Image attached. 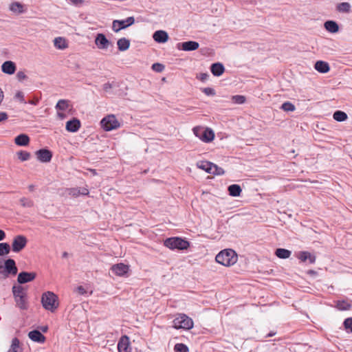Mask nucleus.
<instances>
[{
  "label": "nucleus",
  "instance_id": "f257e3e1",
  "mask_svg": "<svg viewBox=\"0 0 352 352\" xmlns=\"http://www.w3.org/2000/svg\"><path fill=\"white\" fill-rule=\"evenodd\" d=\"M215 260L218 263L225 267H230L237 262L238 255L232 249H225L217 254Z\"/></svg>",
  "mask_w": 352,
  "mask_h": 352
},
{
  "label": "nucleus",
  "instance_id": "f03ea898",
  "mask_svg": "<svg viewBox=\"0 0 352 352\" xmlns=\"http://www.w3.org/2000/svg\"><path fill=\"white\" fill-rule=\"evenodd\" d=\"M41 303L47 311L54 312L58 307V296L52 292H46L42 294Z\"/></svg>",
  "mask_w": 352,
  "mask_h": 352
},
{
  "label": "nucleus",
  "instance_id": "7ed1b4c3",
  "mask_svg": "<svg viewBox=\"0 0 352 352\" xmlns=\"http://www.w3.org/2000/svg\"><path fill=\"white\" fill-rule=\"evenodd\" d=\"M100 126L104 131H111L119 129L121 123L114 114H109L101 120Z\"/></svg>",
  "mask_w": 352,
  "mask_h": 352
},
{
  "label": "nucleus",
  "instance_id": "20e7f679",
  "mask_svg": "<svg viewBox=\"0 0 352 352\" xmlns=\"http://www.w3.org/2000/svg\"><path fill=\"white\" fill-rule=\"evenodd\" d=\"M194 135L204 142H210L214 138V133L210 128L195 126L192 129Z\"/></svg>",
  "mask_w": 352,
  "mask_h": 352
},
{
  "label": "nucleus",
  "instance_id": "39448f33",
  "mask_svg": "<svg viewBox=\"0 0 352 352\" xmlns=\"http://www.w3.org/2000/svg\"><path fill=\"white\" fill-rule=\"evenodd\" d=\"M164 245L169 249H177L180 250H187L190 246L188 241L179 237L166 239L164 243Z\"/></svg>",
  "mask_w": 352,
  "mask_h": 352
},
{
  "label": "nucleus",
  "instance_id": "423d86ee",
  "mask_svg": "<svg viewBox=\"0 0 352 352\" xmlns=\"http://www.w3.org/2000/svg\"><path fill=\"white\" fill-rule=\"evenodd\" d=\"M173 327L175 329H190L193 327L192 320L186 314H180L173 320Z\"/></svg>",
  "mask_w": 352,
  "mask_h": 352
},
{
  "label": "nucleus",
  "instance_id": "0eeeda50",
  "mask_svg": "<svg viewBox=\"0 0 352 352\" xmlns=\"http://www.w3.org/2000/svg\"><path fill=\"white\" fill-rule=\"evenodd\" d=\"M197 168L205 170L208 173L221 175L224 173L222 168L217 166L210 162L200 161L197 163Z\"/></svg>",
  "mask_w": 352,
  "mask_h": 352
},
{
  "label": "nucleus",
  "instance_id": "6e6552de",
  "mask_svg": "<svg viewBox=\"0 0 352 352\" xmlns=\"http://www.w3.org/2000/svg\"><path fill=\"white\" fill-rule=\"evenodd\" d=\"M18 272V269L16 266L15 261L12 258H8L5 261L3 265H0V273L5 277L10 276H14Z\"/></svg>",
  "mask_w": 352,
  "mask_h": 352
},
{
  "label": "nucleus",
  "instance_id": "1a4fd4ad",
  "mask_svg": "<svg viewBox=\"0 0 352 352\" xmlns=\"http://www.w3.org/2000/svg\"><path fill=\"white\" fill-rule=\"evenodd\" d=\"M28 243V239L24 235H16L13 238L12 250L14 252H19L23 250Z\"/></svg>",
  "mask_w": 352,
  "mask_h": 352
},
{
  "label": "nucleus",
  "instance_id": "9d476101",
  "mask_svg": "<svg viewBox=\"0 0 352 352\" xmlns=\"http://www.w3.org/2000/svg\"><path fill=\"white\" fill-rule=\"evenodd\" d=\"M135 23V19L133 16H129L125 20H114L112 23V30L115 32H118L122 29L131 26Z\"/></svg>",
  "mask_w": 352,
  "mask_h": 352
},
{
  "label": "nucleus",
  "instance_id": "9b49d317",
  "mask_svg": "<svg viewBox=\"0 0 352 352\" xmlns=\"http://www.w3.org/2000/svg\"><path fill=\"white\" fill-rule=\"evenodd\" d=\"M94 43L98 49L101 50H107L111 45V42L107 38L105 35L102 33H99L96 35Z\"/></svg>",
  "mask_w": 352,
  "mask_h": 352
},
{
  "label": "nucleus",
  "instance_id": "f8f14e48",
  "mask_svg": "<svg viewBox=\"0 0 352 352\" xmlns=\"http://www.w3.org/2000/svg\"><path fill=\"white\" fill-rule=\"evenodd\" d=\"M118 352H131L130 339L127 336H122L118 343Z\"/></svg>",
  "mask_w": 352,
  "mask_h": 352
},
{
  "label": "nucleus",
  "instance_id": "ddd939ff",
  "mask_svg": "<svg viewBox=\"0 0 352 352\" xmlns=\"http://www.w3.org/2000/svg\"><path fill=\"white\" fill-rule=\"evenodd\" d=\"M112 272L119 276H124L129 270V266L124 263H118L111 267Z\"/></svg>",
  "mask_w": 352,
  "mask_h": 352
},
{
  "label": "nucleus",
  "instance_id": "4468645a",
  "mask_svg": "<svg viewBox=\"0 0 352 352\" xmlns=\"http://www.w3.org/2000/svg\"><path fill=\"white\" fill-rule=\"evenodd\" d=\"M37 158L41 162H49L52 157L51 151L47 149H40L36 152Z\"/></svg>",
  "mask_w": 352,
  "mask_h": 352
},
{
  "label": "nucleus",
  "instance_id": "2eb2a0df",
  "mask_svg": "<svg viewBox=\"0 0 352 352\" xmlns=\"http://www.w3.org/2000/svg\"><path fill=\"white\" fill-rule=\"evenodd\" d=\"M16 67L11 60L5 61L1 65V71L6 74L12 75L16 72Z\"/></svg>",
  "mask_w": 352,
  "mask_h": 352
},
{
  "label": "nucleus",
  "instance_id": "dca6fc26",
  "mask_svg": "<svg viewBox=\"0 0 352 352\" xmlns=\"http://www.w3.org/2000/svg\"><path fill=\"white\" fill-rule=\"evenodd\" d=\"M36 277L35 273L30 272H21L18 275L17 280L19 283L23 284L33 280Z\"/></svg>",
  "mask_w": 352,
  "mask_h": 352
},
{
  "label": "nucleus",
  "instance_id": "f3484780",
  "mask_svg": "<svg viewBox=\"0 0 352 352\" xmlns=\"http://www.w3.org/2000/svg\"><path fill=\"white\" fill-rule=\"evenodd\" d=\"M53 43L56 49L60 50H65L69 47L67 40L63 36L56 37L53 41Z\"/></svg>",
  "mask_w": 352,
  "mask_h": 352
},
{
  "label": "nucleus",
  "instance_id": "a211bd4d",
  "mask_svg": "<svg viewBox=\"0 0 352 352\" xmlns=\"http://www.w3.org/2000/svg\"><path fill=\"white\" fill-rule=\"evenodd\" d=\"M153 38L157 43H164L168 41V35L164 30H157L153 34Z\"/></svg>",
  "mask_w": 352,
  "mask_h": 352
},
{
  "label": "nucleus",
  "instance_id": "6ab92c4d",
  "mask_svg": "<svg viewBox=\"0 0 352 352\" xmlns=\"http://www.w3.org/2000/svg\"><path fill=\"white\" fill-rule=\"evenodd\" d=\"M297 257L301 262H305L308 260L310 263H314L316 261V256L307 251L300 252Z\"/></svg>",
  "mask_w": 352,
  "mask_h": 352
},
{
  "label": "nucleus",
  "instance_id": "aec40b11",
  "mask_svg": "<svg viewBox=\"0 0 352 352\" xmlns=\"http://www.w3.org/2000/svg\"><path fill=\"white\" fill-rule=\"evenodd\" d=\"M314 68L316 71L322 74H326L330 70L329 63L323 60L316 61L314 65Z\"/></svg>",
  "mask_w": 352,
  "mask_h": 352
},
{
  "label": "nucleus",
  "instance_id": "412c9836",
  "mask_svg": "<svg viewBox=\"0 0 352 352\" xmlns=\"http://www.w3.org/2000/svg\"><path fill=\"white\" fill-rule=\"evenodd\" d=\"M80 126V122L76 118H74L73 120H69L66 123V129L69 132L77 131L79 129Z\"/></svg>",
  "mask_w": 352,
  "mask_h": 352
},
{
  "label": "nucleus",
  "instance_id": "4be33fe9",
  "mask_svg": "<svg viewBox=\"0 0 352 352\" xmlns=\"http://www.w3.org/2000/svg\"><path fill=\"white\" fill-rule=\"evenodd\" d=\"M28 336L32 341L41 343L44 342L45 340V336L37 330L30 331L28 334Z\"/></svg>",
  "mask_w": 352,
  "mask_h": 352
},
{
  "label": "nucleus",
  "instance_id": "5701e85b",
  "mask_svg": "<svg viewBox=\"0 0 352 352\" xmlns=\"http://www.w3.org/2000/svg\"><path fill=\"white\" fill-rule=\"evenodd\" d=\"M199 44L196 41H186L182 43V48L184 51H193L199 48Z\"/></svg>",
  "mask_w": 352,
  "mask_h": 352
},
{
  "label": "nucleus",
  "instance_id": "b1692460",
  "mask_svg": "<svg viewBox=\"0 0 352 352\" xmlns=\"http://www.w3.org/2000/svg\"><path fill=\"white\" fill-rule=\"evenodd\" d=\"M9 9L11 12L19 14L25 12L24 6L19 2H13L10 6Z\"/></svg>",
  "mask_w": 352,
  "mask_h": 352
},
{
  "label": "nucleus",
  "instance_id": "393cba45",
  "mask_svg": "<svg viewBox=\"0 0 352 352\" xmlns=\"http://www.w3.org/2000/svg\"><path fill=\"white\" fill-rule=\"evenodd\" d=\"M324 27L327 31L331 33H336L339 31V26L333 21H327L324 23Z\"/></svg>",
  "mask_w": 352,
  "mask_h": 352
},
{
  "label": "nucleus",
  "instance_id": "a878e982",
  "mask_svg": "<svg viewBox=\"0 0 352 352\" xmlns=\"http://www.w3.org/2000/svg\"><path fill=\"white\" fill-rule=\"evenodd\" d=\"M224 67L221 63H214L211 65V72L215 76H220L224 72Z\"/></svg>",
  "mask_w": 352,
  "mask_h": 352
},
{
  "label": "nucleus",
  "instance_id": "bb28decb",
  "mask_svg": "<svg viewBox=\"0 0 352 352\" xmlns=\"http://www.w3.org/2000/svg\"><path fill=\"white\" fill-rule=\"evenodd\" d=\"M30 138L25 134H21L14 139V142L19 146H27L29 144Z\"/></svg>",
  "mask_w": 352,
  "mask_h": 352
},
{
  "label": "nucleus",
  "instance_id": "cd10ccee",
  "mask_svg": "<svg viewBox=\"0 0 352 352\" xmlns=\"http://www.w3.org/2000/svg\"><path fill=\"white\" fill-rule=\"evenodd\" d=\"M117 45L120 51H126L130 47V41L126 38H122L118 39Z\"/></svg>",
  "mask_w": 352,
  "mask_h": 352
},
{
  "label": "nucleus",
  "instance_id": "c85d7f7f",
  "mask_svg": "<svg viewBox=\"0 0 352 352\" xmlns=\"http://www.w3.org/2000/svg\"><path fill=\"white\" fill-rule=\"evenodd\" d=\"M292 254L291 251L284 249V248H278L275 251V255L283 259H286L290 257Z\"/></svg>",
  "mask_w": 352,
  "mask_h": 352
},
{
  "label": "nucleus",
  "instance_id": "c756f323",
  "mask_svg": "<svg viewBox=\"0 0 352 352\" xmlns=\"http://www.w3.org/2000/svg\"><path fill=\"white\" fill-rule=\"evenodd\" d=\"M228 192L230 195L232 197H239L240 196L242 190L239 185L232 184L228 187Z\"/></svg>",
  "mask_w": 352,
  "mask_h": 352
},
{
  "label": "nucleus",
  "instance_id": "7c9ffc66",
  "mask_svg": "<svg viewBox=\"0 0 352 352\" xmlns=\"http://www.w3.org/2000/svg\"><path fill=\"white\" fill-rule=\"evenodd\" d=\"M333 118L338 122H344L347 119V115L342 111H336L333 115Z\"/></svg>",
  "mask_w": 352,
  "mask_h": 352
},
{
  "label": "nucleus",
  "instance_id": "2f4dec72",
  "mask_svg": "<svg viewBox=\"0 0 352 352\" xmlns=\"http://www.w3.org/2000/svg\"><path fill=\"white\" fill-rule=\"evenodd\" d=\"M8 352H21L19 340L17 338L12 339L11 346Z\"/></svg>",
  "mask_w": 352,
  "mask_h": 352
},
{
  "label": "nucleus",
  "instance_id": "473e14b6",
  "mask_svg": "<svg viewBox=\"0 0 352 352\" xmlns=\"http://www.w3.org/2000/svg\"><path fill=\"white\" fill-rule=\"evenodd\" d=\"M351 9V5L348 2H343L337 6V10L340 12H349Z\"/></svg>",
  "mask_w": 352,
  "mask_h": 352
},
{
  "label": "nucleus",
  "instance_id": "72a5a7b5",
  "mask_svg": "<svg viewBox=\"0 0 352 352\" xmlns=\"http://www.w3.org/2000/svg\"><path fill=\"white\" fill-rule=\"evenodd\" d=\"M19 202L23 208H32L34 204L32 199L26 197H21L19 199Z\"/></svg>",
  "mask_w": 352,
  "mask_h": 352
},
{
  "label": "nucleus",
  "instance_id": "f704fd0d",
  "mask_svg": "<svg viewBox=\"0 0 352 352\" xmlns=\"http://www.w3.org/2000/svg\"><path fill=\"white\" fill-rule=\"evenodd\" d=\"M10 252V246L7 243H0V256L7 255Z\"/></svg>",
  "mask_w": 352,
  "mask_h": 352
},
{
  "label": "nucleus",
  "instance_id": "c9c22d12",
  "mask_svg": "<svg viewBox=\"0 0 352 352\" xmlns=\"http://www.w3.org/2000/svg\"><path fill=\"white\" fill-rule=\"evenodd\" d=\"M12 292L14 298L19 297L20 296H25V293L21 286H14L12 287Z\"/></svg>",
  "mask_w": 352,
  "mask_h": 352
},
{
  "label": "nucleus",
  "instance_id": "e433bc0d",
  "mask_svg": "<svg viewBox=\"0 0 352 352\" xmlns=\"http://www.w3.org/2000/svg\"><path fill=\"white\" fill-rule=\"evenodd\" d=\"M69 107V101L66 100H60L56 104V108L58 110L65 111Z\"/></svg>",
  "mask_w": 352,
  "mask_h": 352
},
{
  "label": "nucleus",
  "instance_id": "4c0bfd02",
  "mask_svg": "<svg viewBox=\"0 0 352 352\" xmlns=\"http://www.w3.org/2000/svg\"><path fill=\"white\" fill-rule=\"evenodd\" d=\"M25 296H20L19 297L15 298V301L18 307L21 309L26 308Z\"/></svg>",
  "mask_w": 352,
  "mask_h": 352
},
{
  "label": "nucleus",
  "instance_id": "58836bf2",
  "mask_svg": "<svg viewBox=\"0 0 352 352\" xmlns=\"http://www.w3.org/2000/svg\"><path fill=\"white\" fill-rule=\"evenodd\" d=\"M281 109L285 111H294L295 106L290 102H285L281 105Z\"/></svg>",
  "mask_w": 352,
  "mask_h": 352
},
{
  "label": "nucleus",
  "instance_id": "ea45409f",
  "mask_svg": "<svg viewBox=\"0 0 352 352\" xmlns=\"http://www.w3.org/2000/svg\"><path fill=\"white\" fill-rule=\"evenodd\" d=\"M336 307L339 310H342V311L348 310L350 309L351 305L346 301H338Z\"/></svg>",
  "mask_w": 352,
  "mask_h": 352
},
{
  "label": "nucleus",
  "instance_id": "a19ab883",
  "mask_svg": "<svg viewBox=\"0 0 352 352\" xmlns=\"http://www.w3.org/2000/svg\"><path fill=\"white\" fill-rule=\"evenodd\" d=\"M17 156L21 161L24 162L30 159V154L28 152L21 151L17 153Z\"/></svg>",
  "mask_w": 352,
  "mask_h": 352
},
{
  "label": "nucleus",
  "instance_id": "79ce46f5",
  "mask_svg": "<svg viewBox=\"0 0 352 352\" xmlns=\"http://www.w3.org/2000/svg\"><path fill=\"white\" fill-rule=\"evenodd\" d=\"M232 100L236 104H243L245 102V97L241 95H236L232 97Z\"/></svg>",
  "mask_w": 352,
  "mask_h": 352
},
{
  "label": "nucleus",
  "instance_id": "37998d69",
  "mask_svg": "<svg viewBox=\"0 0 352 352\" xmlns=\"http://www.w3.org/2000/svg\"><path fill=\"white\" fill-rule=\"evenodd\" d=\"M175 351L177 352H188V348L186 345L182 343L176 344L175 346Z\"/></svg>",
  "mask_w": 352,
  "mask_h": 352
},
{
  "label": "nucleus",
  "instance_id": "c03bdc74",
  "mask_svg": "<svg viewBox=\"0 0 352 352\" xmlns=\"http://www.w3.org/2000/svg\"><path fill=\"white\" fill-rule=\"evenodd\" d=\"M152 69L155 72H162L164 69V66L161 63H154L152 65Z\"/></svg>",
  "mask_w": 352,
  "mask_h": 352
},
{
  "label": "nucleus",
  "instance_id": "a18cd8bd",
  "mask_svg": "<svg viewBox=\"0 0 352 352\" xmlns=\"http://www.w3.org/2000/svg\"><path fill=\"white\" fill-rule=\"evenodd\" d=\"M346 329H349L352 332V318H346L344 322Z\"/></svg>",
  "mask_w": 352,
  "mask_h": 352
},
{
  "label": "nucleus",
  "instance_id": "49530a36",
  "mask_svg": "<svg viewBox=\"0 0 352 352\" xmlns=\"http://www.w3.org/2000/svg\"><path fill=\"white\" fill-rule=\"evenodd\" d=\"M14 98L20 101L21 102L25 103L24 94L22 91H17L14 95Z\"/></svg>",
  "mask_w": 352,
  "mask_h": 352
},
{
  "label": "nucleus",
  "instance_id": "de8ad7c7",
  "mask_svg": "<svg viewBox=\"0 0 352 352\" xmlns=\"http://www.w3.org/2000/svg\"><path fill=\"white\" fill-rule=\"evenodd\" d=\"M202 91L207 96H214L215 91L212 88L206 87L202 89Z\"/></svg>",
  "mask_w": 352,
  "mask_h": 352
},
{
  "label": "nucleus",
  "instance_id": "09e8293b",
  "mask_svg": "<svg viewBox=\"0 0 352 352\" xmlns=\"http://www.w3.org/2000/svg\"><path fill=\"white\" fill-rule=\"evenodd\" d=\"M69 194L73 197H78L80 195V189L71 188L69 190Z\"/></svg>",
  "mask_w": 352,
  "mask_h": 352
},
{
  "label": "nucleus",
  "instance_id": "8fccbe9b",
  "mask_svg": "<svg viewBox=\"0 0 352 352\" xmlns=\"http://www.w3.org/2000/svg\"><path fill=\"white\" fill-rule=\"evenodd\" d=\"M16 78L19 81H23L27 78V76L24 72L20 71L17 72Z\"/></svg>",
  "mask_w": 352,
  "mask_h": 352
},
{
  "label": "nucleus",
  "instance_id": "3c124183",
  "mask_svg": "<svg viewBox=\"0 0 352 352\" xmlns=\"http://www.w3.org/2000/svg\"><path fill=\"white\" fill-rule=\"evenodd\" d=\"M8 118V115L6 112L0 111V123L6 121Z\"/></svg>",
  "mask_w": 352,
  "mask_h": 352
},
{
  "label": "nucleus",
  "instance_id": "603ef678",
  "mask_svg": "<svg viewBox=\"0 0 352 352\" xmlns=\"http://www.w3.org/2000/svg\"><path fill=\"white\" fill-rule=\"evenodd\" d=\"M208 77L209 76L207 73H201L199 76H197V78L203 82L207 80Z\"/></svg>",
  "mask_w": 352,
  "mask_h": 352
},
{
  "label": "nucleus",
  "instance_id": "864d4df0",
  "mask_svg": "<svg viewBox=\"0 0 352 352\" xmlns=\"http://www.w3.org/2000/svg\"><path fill=\"white\" fill-rule=\"evenodd\" d=\"M70 1L74 6H80L85 2V0H70Z\"/></svg>",
  "mask_w": 352,
  "mask_h": 352
},
{
  "label": "nucleus",
  "instance_id": "5fc2aeb1",
  "mask_svg": "<svg viewBox=\"0 0 352 352\" xmlns=\"http://www.w3.org/2000/svg\"><path fill=\"white\" fill-rule=\"evenodd\" d=\"M76 291L78 294L83 295L86 294V290L82 286H78L76 288Z\"/></svg>",
  "mask_w": 352,
  "mask_h": 352
},
{
  "label": "nucleus",
  "instance_id": "6e6d98bb",
  "mask_svg": "<svg viewBox=\"0 0 352 352\" xmlns=\"http://www.w3.org/2000/svg\"><path fill=\"white\" fill-rule=\"evenodd\" d=\"M39 101V99L38 98H34L33 100H30L29 103L33 105H36Z\"/></svg>",
  "mask_w": 352,
  "mask_h": 352
},
{
  "label": "nucleus",
  "instance_id": "4d7b16f0",
  "mask_svg": "<svg viewBox=\"0 0 352 352\" xmlns=\"http://www.w3.org/2000/svg\"><path fill=\"white\" fill-rule=\"evenodd\" d=\"M6 238V233L3 230H0V241L4 240Z\"/></svg>",
  "mask_w": 352,
  "mask_h": 352
},
{
  "label": "nucleus",
  "instance_id": "13d9d810",
  "mask_svg": "<svg viewBox=\"0 0 352 352\" xmlns=\"http://www.w3.org/2000/svg\"><path fill=\"white\" fill-rule=\"evenodd\" d=\"M307 274L311 276H316L317 274V272L314 270H310L307 272Z\"/></svg>",
  "mask_w": 352,
  "mask_h": 352
},
{
  "label": "nucleus",
  "instance_id": "bf43d9fd",
  "mask_svg": "<svg viewBox=\"0 0 352 352\" xmlns=\"http://www.w3.org/2000/svg\"><path fill=\"white\" fill-rule=\"evenodd\" d=\"M89 193V191L87 188H83L82 190H80V195H87Z\"/></svg>",
  "mask_w": 352,
  "mask_h": 352
},
{
  "label": "nucleus",
  "instance_id": "052dcab7",
  "mask_svg": "<svg viewBox=\"0 0 352 352\" xmlns=\"http://www.w3.org/2000/svg\"><path fill=\"white\" fill-rule=\"evenodd\" d=\"M29 191L32 192L34 190V186L33 184H30L28 187Z\"/></svg>",
  "mask_w": 352,
  "mask_h": 352
},
{
  "label": "nucleus",
  "instance_id": "680f3d73",
  "mask_svg": "<svg viewBox=\"0 0 352 352\" xmlns=\"http://www.w3.org/2000/svg\"><path fill=\"white\" fill-rule=\"evenodd\" d=\"M57 116H58V118H60L61 120H63V119H64V118H65V115H64V113H60V112H58V113H57Z\"/></svg>",
  "mask_w": 352,
  "mask_h": 352
},
{
  "label": "nucleus",
  "instance_id": "e2e57ef3",
  "mask_svg": "<svg viewBox=\"0 0 352 352\" xmlns=\"http://www.w3.org/2000/svg\"><path fill=\"white\" fill-rule=\"evenodd\" d=\"M90 171L92 173V174L94 175H97V173H96V170H94V169H91Z\"/></svg>",
  "mask_w": 352,
  "mask_h": 352
},
{
  "label": "nucleus",
  "instance_id": "0e129e2a",
  "mask_svg": "<svg viewBox=\"0 0 352 352\" xmlns=\"http://www.w3.org/2000/svg\"><path fill=\"white\" fill-rule=\"evenodd\" d=\"M46 329H47V327L43 328V331H46Z\"/></svg>",
  "mask_w": 352,
  "mask_h": 352
}]
</instances>
